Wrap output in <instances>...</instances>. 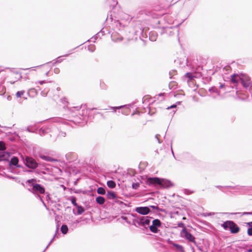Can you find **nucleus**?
I'll return each instance as SVG.
<instances>
[{
  "mask_svg": "<svg viewBox=\"0 0 252 252\" xmlns=\"http://www.w3.org/2000/svg\"><path fill=\"white\" fill-rule=\"evenodd\" d=\"M26 183L27 184V189L34 195L35 197L42 200L40 194L45 193V188L41 184L36 183L35 179L28 180Z\"/></svg>",
  "mask_w": 252,
  "mask_h": 252,
  "instance_id": "nucleus-1",
  "label": "nucleus"
},
{
  "mask_svg": "<svg viewBox=\"0 0 252 252\" xmlns=\"http://www.w3.org/2000/svg\"><path fill=\"white\" fill-rule=\"evenodd\" d=\"M224 230H229L231 234H237L240 230V227L232 220H226L221 224Z\"/></svg>",
  "mask_w": 252,
  "mask_h": 252,
  "instance_id": "nucleus-2",
  "label": "nucleus"
},
{
  "mask_svg": "<svg viewBox=\"0 0 252 252\" xmlns=\"http://www.w3.org/2000/svg\"><path fill=\"white\" fill-rule=\"evenodd\" d=\"M22 158L24 164L28 168L34 169L37 167L38 163L33 158L26 157L25 158L22 157Z\"/></svg>",
  "mask_w": 252,
  "mask_h": 252,
  "instance_id": "nucleus-3",
  "label": "nucleus"
},
{
  "mask_svg": "<svg viewBox=\"0 0 252 252\" xmlns=\"http://www.w3.org/2000/svg\"><path fill=\"white\" fill-rule=\"evenodd\" d=\"M180 235L181 237L185 238L189 242H193L194 244H196L195 237L192 234L188 231L186 227H184L182 229L180 232Z\"/></svg>",
  "mask_w": 252,
  "mask_h": 252,
  "instance_id": "nucleus-4",
  "label": "nucleus"
},
{
  "mask_svg": "<svg viewBox=\"0 0 252 252\" xmlns=\"http://www.w3.org/2000/svg\"><path fill=\"white\" fill-rule=\"evenodd\" d=\"M137 223L139 225H140L145 229L147 228L145 226L146 225H149L151 219H152V217H148V216H137Z\"/></svg>",
  "mask_w": 252,
  "mask_h": 252,
  "instance_id": "nucleus-5",
  "label": "nucleus"
},
{
  "mask_svg": "<svg viewBox=\"0 0 252 252\" xmlns=\"http://www.w3.org/2000/svg\"><path fill=\"white\" fill-rule=\"evenodd\" d=\"M20 168L21 165L19 164V159L17 157L13 156L9 161V170L12 173H15L14 171L13 167Z\"/></svg>",
  "mask_w": 252,
  "mask_h": 252,
  "instance_id": "nucleus-6",
  "label": "nucleus"
},
{
  "mask_svg": "<svg viewBox=\"0 0 252 252\" xmlns=\"http://www.w3.org/2000/svg\"><path fill=\"white\" fill-rule=\"evenodd\" d=\"M161 178L155 177H148L146 180V184L150 186H156L161 184Z\"/></svg>",
  "mask_w": 252,
  "mask_h": 252,
  "instance_id": "nucleus-7",
  "label": "nucleus"
},
{
  "mask_svg": "<svg viewBox=\"0 0 252 252\" xmlns=\"http://www.w3.org/2000/svg\"><path fill=\"white\" fill-rule=\"evenodd\" d=\"M167 243L175 249L176 252H185L183 246L173 242L170 239L167 240Z\"/></svg>",
  "mask_w": 252,
  "mask_h": 252,
  "instance_id": "nucleus-8",
  "label": "nucleus"
},
{
  "mask_svg": "<svg viewBox=\"0 0 252 252\" xmlns=\"http://www.w3.org/2000/svg\"><path fill=\"white\" fill-rule=\"evenodd\" d=\"M239 83L246 89L252 86L251 79L247 77H239Z\"/></svg>",
  "mask_w": 252,
  "mask_h": 252,
  "instance_id": "nucleus-9",
  "label": "nucleus"
},
{
  "mask_svg": "<svg viewBox=\"0 0 252 252\" xmlns=\"http://www.w3.org/2000/svg\"><path fill=\"white\" fill-rule=\"evenodd\" d=\"M135 211L138 214L142 215H146L148 214L151 210L150 207H137L135 209Z\"/></svg>",
  "mask_w": 252,
  "mask_h": 252,
  "instance_id": "nucleus-10",
  "label": "nucleus"
},
{
  "mask_svg": "<svg viewBox=\"0 0 252 252\" xmlns=\"http://www.w3.org/2000/svg\"><path fill=\"white\" fill-rule=\"evenodd\" d=\"M161 184L159 185L161 188H168L173 186V183L169 180L161 179Z\"/></svg>",
  "mask_w": 252,
  "mask_h": 252,
  "instance_id": "nucleus-11",
  "label": "nucleus"
},
{
  "mask_svg": "<svg viewBox=\"0 0 252 252\" xmlns=\"http://www.w3.org/2000/svg\"><path fill=\"white\" fill-rule=\"evenodd\" d=\"M11 153L8 151H0V161L8 160Z\"/></svg>",
  "mask_w": 252,
  "mask_h": 252,
  "instance_id": "nucleus-12",
  "label": "nucleus"
},
{
  "mask_svg": "<svg viewBox=\"0 0 252 252\" xmlns=\"http://www.w3.org/2000/svg\"><path fill=\"white\" fill-rule=\"evenodd\" d=\"M51 131V127L49 126H42L39 128L38 134L40 136H43L45 134L50 133Z\"/></svg>",
  "mask_w": 252,
  "mask_h": 252,
  "instance_id": "nucleus-13",
  "label": "nucleus"
},
{
  "mask_svg": "<svg viewBox=\"0 0 252 252\" xmlns=\"http://www.w3.org/2000/svg\"><path fill=\"white\" fill-rule=\"evenodd\" d=\"M75 207L77 209L76 212L75 211L74 209L73 210V213L75 215H80L82 214L85 211L84 207L81 205H78Z\"/></svg>",
  "mask_w": 252,
  "mask_h": 252,
  "instance_id": "nucleus-14",
  "label": "nucleus"
},
{
  "mask_svg": "<svg viewBox=\"0 0 252 252\" xmlns=\"http://www.w3.org/2000/svg\"><path fill=\"white\" fill-rule=\"evenodd\" d=\"M239 76L237 74H233L230 76V81L234 85L239 84Z\"/></svg>",
  "mask_w": 252,
  "mask_h": 252,
  "instance_id": "nucleus-15",
  "label": "nucleus"
},
{
  "mask_svg": "<svg viewBox=\"0 0 252 252\" xmlns=\"http://www.w3.org/2000/svg\"><path fill=\"white\" fill-rule=\"evenodd\" d=\"M106 196L109 199H114L117 198V196L116 193L113 191H108L106 194Z\"/></svg>",
  "mask_w": 252,
  "mask_h": 252,
  "instance_id": "nucleus-16",
  "label": "nucleus"
},
{
  "mask_svg": "<svg viewBox=\"0 0 252 252\" xmlns=\"http://www.w3.org/2000/svg\"><path fill=\"white\" fill-rule=\"evenodd\" d=\"M105 198L101 196H98L95 198L96 202L99 205H103L105 202Z\"/></svg>",
  "mask_w": 252,
  "mask_h": 252,
  "instance_id": "nucleus-17",
  "label": "nucleus"
},
{
  "mask_svg": "<svg viewBox=\"0 0 252 252\" xmlns=\"http://www.w3.org/2000/svg\"><path fill=\"white\" fill-rule=\"evenodd\" d=\"M248 226L247 234L249 236H252V221L247 223Z\"/></svg>",
  "mask_w": 252,
  "mask_h": 252,
  "instance_id": "nucleus-18",
  "label": "nucleus"
},
{
  "mask_svg": "<svg viewBox=\"0 0 252 252\" xmlns=\"http://www.w3.org/2000/svg\"><path fill=\"white\" fill-rule=\"evenodd\" d=\"M243 188H242L240 190H238V189H235V191H230L229 192L231 193V194H235V192H238V193H239L240 194H244V193H246V192H248L249 190H250V189L248 188H247L244 191H242V189Z\"/></svg>",
  "mask_w": 252,
  "mask_h": 252,
  "instance_id": "nucleus-19",
  "label": "nucleus"
},
{
  "mask_svg": "<svg viewBox=\"0 0 252 252\" xmlns=\"http://www.w3.org/2000/svg\"><path fill=\"white\" fill-rule=\"evenodd\" d=\"M61 231L63 234H66L68 231V228L66 224H63L61 227Z\"/></svg>",
  "mask_w": 252,
  "mask_h": 252,
  "instance_id": "nucleus-20",
  "label": "nucleus"
},
{
  "mask_svg": "<svg viewBox=\"0 0 252 252\" xmlns=\"http://www.w3.org/2000/svg\"><path fill=\"white\" fill-rule=\"evenodd\" d=\"M225 189H238L240 190L242 188H246L245 186H224Z\"/></svg>",
  "mask_w": 252,
  "mask_h": 252,
  "instance_id": "nucleus-21",
  "label": "nucleus"
},
{
  "mask_svg": "<svg viewBox=\"0 0 252 252\" xmlns=\"http://www.w3.org/2000/svg\"><path fill=\"white\" fill-rule=\"evenodd\" d=\"M157 38V34L156 32H152L150 33L149 39L152 41H156Z\"/></svg>",
  "mask_w": 252,
  "mask_h": 252,
  "instance_id": "nucleus-22",
  "label": "nucleus"
},
{
  "mask_svg": "<svg viewBox=\"0 0 252 252\" xmlns=\"http://www.w3.org/2000/svg\"><path fill=\"white\" fill-rule=\"evenodd\" d=\"M152 224L155 226L159 227L161 225V222L159 219H154L152 221Z\"/></svg>",
  "mask_w": 252,
  "mask_h": 252,
  "instance_id": "nucleus-23",
  "label": "nucleus"
},
{
  "mask_svg": "<svg viewBox=\"0 0 252 252\" xmlns=\"http://www.w3.org/2000/svg\"><path fill=\"white\" fill-rule=\"evenodd\" d=\"M107 185L109 188L113 189L116 187V183L113 180H109L107 182Z\"/></svg>",
  "mask_w": 252,
  "mask_h": 252,
  "instance_id": "nucleus-24",
  "label": "nucleus"
},
{
  "mask_svg": "<svg viewBox=\"0 0 252 252\" xmlns=\"http://www.w3.org/2000/svg\"><path fill=\"white\" fill-rule=\"evenodd\" d=\"M149 229L152 232L154 233H158L159 231L158 227L153 225V224L149 226Z\"/></svg>",
  "mask_w": 252,
  "mask_h": 252,
  "instance_id": "nucleus-25",
  "label": "nucleus"
},
{
  "mask_svg": "<svg viewBox=\"0 0 252 252\" xmlns=\"http://www.w3.org/2000/svg\"><path fill=\"white\" fill-rule=\"evenodd\" d=\"M97 192L100 195H104L106 193L105 189L103 187H99L97 189Z\"/></svg>",
  "mask_w": 252,
  "mask_h": 252,
  "instance_id": "nucleus-26",
  "label": "nucleus"
},
{
  "mask_svg": "<svg viewBox=\"0 0 252 252\" xmlns=\"http://www.w3.org/2000/svg\"><path fill=\"white\" fill-rule=\"evenodd\" d=\"M209 91L210 93H216L218 95L220 94V91H219L218 89L217 88H216L215 87H212L210 88H209Z\"/></svg>",
  "mask_w": 252,
  "mask_h": 252,
  "instance_id": "nucleus-27",
  "label": "nucleus"
},
{
  "mask_svg": "<svg viewBox=\"0 0 252 252\" xmlns=\"http://www.w3.org/2000/svg\"><path fill=\"white\" fill-rule=\"evenodd\" d=\"M6 146L4 142L0 141V151H6Z\"/></svg>",
  "mask_w": 252,
  "mask_h": 252,
  "instance_id": "nucleus-28",
  "label": "nucleus"
},
{
  "mask_svg": "<svg viewBox=\"0 0 252 252\" xmlns=\"http://www.w3.org/2000/svg\"><path fill=\"white\" fill-rule=\"evenodd\" d=\"M104 32L102 31V29H101L99 32H98L97 34H96L95 35L93 36L91 39V41H93L94 42H95V40L98 38V36L100 33H103Z\"/></svg>",
  "mask_w": 252,
  "mask_h": 252,
  "instance_id": "nucleus-29",
  "label": "nucleus"
},
{
  "mask_svg": "<svg viewBox=\"0 0 252 252\" xmlns=\"http://www.w3.org/2000/svg\"><path fill=\"white\" fill-rule=\"evenodd\" d=\"M194 245L196 246L199 251L202 252H206V251H205L204 250L203 246H202L200 243L198 244L196 242V244Z\"/></svg>",
  "mask_w": 252,
  "mask_h": 252,
  "instance_id": "nucleus-30",
  "label": "nucleus"
},
{
  "mask_svg": "<svg viewBox=\"0 0 252 252\" xmlns=\"http://www.w3.org/2000/svg\"><path fill=\"white\" fill-rule=\"evenodd\" d=\"M37 128H35L32 126H29L27 128V130L30 132H35V131L37 130Z\"/></svg>",
  "mask_w": 252,
  "mask_h": 252,
  "instance_id": "nucleus-31",
  "label": "nucleus"
},
{
  "mask_svg": "<svg viewBox=\"0 0 252 252\" xmlns=\"http://www.w3.org/2000/svg\"><path fill=\"white\" fill-rule=\"evenodd\" d=\"M173 28L176 29L177 27H163V32H170V33H171L172 32L171 31H169L171 29Z\"/></svg>",
  "mask_w": 252,
  "mask_h": 252,
  "instance_id": "nucleus-32",
  "label": "nucleus"
},
{
  "mask_svg": "<svg viewBox=\"0 0 252 252\" xmlns=\"http://www.w3.org/2000/svg\"><path fill=\"white\" fill-rule=\"evenodd\" d=\"M185 76L187 77V78H188L189 80H192L194 78V77H195L192 73L191 72H187L186 74H185Z\"/></svg>",
  "mask_w": 252,
  "mask_h": 252,
  "instance_id": "nucleus-33",
  "label": "nucleus"
},
{
  "mask_svg": "<svg viewBox=\"0 0 252 252\" xmlns=\"http://www.w3.org/2000/svg\"><path fill=\"white\" fill-rule=\"evenodd\" d=\"M148 207H150V209L152 208L153 210H156L158 211H162V210L158 206H155V205H150Z\"/></svg>",
  "mask_w": 252,
  "mask_h": 252,
  "instance_id": "nucleus-34",
  "label": "nucleus"
},
{
  "mask_svg": "<svg viewBox=\"0 0 252 252\" xmlns=\"http://www.w3.org/2000/svg\"><path fill=\"white\" fill-rule=\"evenodd\" d=\"M241 214L242 216L243 215H252V212H245L243 213H233V214Z\"/></svg>",
  "mask_w": 252,
  "mask_h": 252,
  "instance_id": "nucleus-35",
  "label": "nucleus"
},
{
  "mask_svg": "<svg viewBox=\"0 0 252 252\" xmlns=\"http://www.w3.org/2000/svg\"><path fill=\"white\" fill-rule=\"evenodd\" d=\"M71 203L75 206H77L78 205H79L77 202H76V198L74 197H72L71 199Z\"/></svg>",
  "mask_w": 252,
  "mask_h": 252,
  "instance_id": "nucleus-36",
  "label": "nucleus"
},
{
  "mask_svg": "<svg viewBox=\"0 0 252 252\" xmlns=\"http://www.w3.org/2000/svg\"><path fill=\"white\" fill-rule=\"evenodd\" d=\"M132 216L135 217L136 219H133L132 224L133 225H134L136 227H137V225H136L137 221V215H132Z\"/></svg>",
  "mask_w": 252,
  "mask_h": 252,
  "instance_id": "nucleus-37",
  "label": "nucleus"
},
{
  "mask_svg": "<svg viewBox=\"0 0 252 252\" xmlns=\"http://www.w3.org/2000/svg\"><path fill=\"white\" fill-rule=\"evenodd\" d=\"M139 187V183H133L132 184V188L134 189H136Z\"/></svg>",
  "mask_w": 252,
  "mask_h": 252,
  "instance_id": "nucleus-38",
  "label": "nucleus"
},
{
  "mask_svg": "<svg viewBox=\"0 0 252 252\" xmlns=\"http://www.w3.org/2000/svg\"><path fill=\"white\" fill-rule=\"evenodd\" d=\"M41 158L44 159V160H45L46 161H53L54 159H53L52 158L49 157H47V156H43V157H41Z\"/></svg>",
  "mask_w": 252,
  "mask_h": 252,
  "instance_id": "nucleus-39",
  "label": "nucleus"
},
{
  "mask_svg": "<svg viewBox=\"0 0 252 252\" xmlns=\"http://www.w3.org/2000/svg\"><path fill=\"white\" fill-rule=\"evenodd\" d=\"M125 106V105L120 106H118V107H111V108L112 109H113L114 112H116L117 109H120L121 108L124 107Z\"/></svg>",
  "mask_w": 252,
  "mask_h": 252,
  "instance_id": "nucleus-40",
  "label": "nucleus"
},
{
  "mask_svg": "<svg viewBox=\"0 0 252 252\" xmlns=\"http://www.w3.org/2000/svg\"><path fill=\"white\" fill-rule=\"evenodd\" d=\"M24 91H18L16 94V95L17 97H21L24 94Z\"/></svg>",
  "mask_w": 252,
  "mask_h": 252,
  "instance_id": "nucleus-41",
  "label": "nucleus"
},
{
  "mask_svg": "<svg viewBox=\"0 0 252 252\" xmlns=\"http://www.w3.org/2000/svg\"><path fill=\"white\" fill-rule=\"evenodd\" d=\"M56 235V233L54 235L53 238L51 240V241L48 243V245L46 246V247L45 248V249L43 250V251L42 252H44L46 251V250L48 248L49 246L51 244V243L53 242Z\"/></svg>",
  "mask_w": 252,
  "mask_h": 252,
  "instance_id": "nucleus-42",
  "label": "nucleus"
},
{
  "mask_svg": "<svg viewBox=\"0 0 252 252\" xmlns=\"http://www.w3.org/2000/svg\"><path fill=\"white\" fill-rule=\"evenodd\" d=\"M5 177L8 179H17V178L16 177H14V176H12L11 175H8V174H5Z\"/></svg>",
  "mask_w": 252,
  "mask_h": 252,
  "instance_id": "nucleus-43",
  "label": "nucleus"
},
{
  "mask_svg": "<svg viewBox=\"0 0 252 252\" xmlns=\"http://www.w3.org/2000/svg\"><path fill=\"white\" fill-rule=\"evenodd\" d=\"M121 218L123 220L126 221L128 224L131 223V222L128 220L127 217H126V216H122Z\"/></svg>",
  "mask_w": 252,
  "mask_h": 252,
  "instance_id": "nucleus-44",
  "label": "nucleus"
},
{
  "mask_svg": "<svg viewBox=\"0 0 252 252\" xmlns=\"http://www.w3.org/2000/svg\"><path fill=\"white\" fill-rule=\"evenodd\" d=\"M62 57H63V56H60V57H58L56 59V60L55 61V63H61L63 61V59H61V58Z\"/></svg>",
  "mask_w": 252,
  "mask_h": 252,
  "instance_id": "nucleus-45",
  "label": "nucleus"
},
{
  "mask_svg": "<svg viewBox=\"0 0 252 252\" xmlns=\"http://www.w3.org/2000/svg\"><path fill=\"white\" fill-rule=\"evenodd\" d=\"M88 50L91 52H93L95 50V47L94 45L89 46L88 47Z\"/></svg>",
  "mask_w": 252,
  "mask_h": 252,
  "instance_id": "nucleus-46",
  "label": "nucleus"
},
{
  "mask_svg": "<svg viewBox=\"0 0 252 252\" xmlns=\"http://www.w3.org/2000/svg\"><path fill=\"white\" fill-rule=\"evenodd\" d=\"M178 226L179 227H183V228H184V227H186L185 226V224L183 222H179L178 224Z\"/></svg>",
  "mask_w": 252,
  "mask_h": 252,
  "instance_id": "nucleus-47",
  "label": "nucleus"
},
{
  "mask_svg": "<svg viewBox=\"0 0 252 252\" xmlns=\"http://www.w3.org/2000/svg\"><path fill=\"white\" fill-rule=\"evenodd\" d=\"M60 70L59 68L56 67L54 69V72L55 73L59 74L60 73Z\"/></svg>",
  "mask_w": 252,
  "mask_h": 252,
  "instance_id": "nucleus-48",
  "label": "nucleus"
},
{
  "mask_svg": "<svg viewBox=\"0 0 252 252\" xmlns=\"http://www.w3.org/2000/svg\"><path fill=\"white\" fill-rule=\"evenodd\" d=\"M44 194L46 195V198L47 200H49L50 199V194L48 192L45 191V193Z\"/></svg>",
  "mask_w": 252,
  "mask_h": 252,
  "instance_id": "nucleus-49",
  "label": "nucleus"
},
{
  "mask_svg": "<svg viewBox=\"0 0 252 252\" xmlns=\"http://www.w3.org/2000/svg\"><path fill=\"white\" fill-rule=\"evenodd\" d=\"M216 188L219 189L220 190H221L222 192H225V191L222 190V189H225V188L224 187V186H216Z\"/></svg>",
  "mask_w": 252,
  "mask_h": 252,
  "instance_id": "nucleus-50",
  "label": "nucleus"
},
{
  "mask_svg": "<svg viewBox=\"0 0 252 252\" xmlns=\"http://www.w3.org/2000/svg\"><path fill=\"white\" fill-rule=\"evenodd\" d=\"M177 107V104H174L172 105H171L169 107H168L167 108V109H172V108H175Z\"/></svg>",
  "mask_w": 252,
  "mask_h": 252,
  "instance_id": "nucleus-51",
  "label": "nucleus"
},
{
  "mask_svg": "<svg viewBox=\"0 0 252 252\" xmlns=\"http://www.w3.org/2000/svg\"><path fill=\"white\" fill-rule=\"evenodd\" d=\"M129 173L131 175H134L135 174V171L134 170L131 169L128 170Z\"/></svg>",
  "mask_w": 252,
  "mask_h": 252,
  "instance_id": "nucleus-52",
  "label": "nucleus"
},
{
  "mask_svg": "<svg viewBox=\"0 0 252 252\" xmlns=\"http://www.w3.org/2000/svg\"><path fill=\"white\" fill-rule=\"evenodd\" d=\"M159 136V134H156L155 136L156 138L157 139L158 143H161L162 142L161 141H160L158 138V136Z\"/></svg>",
  "mask_w": 252,
  "mask_h": 252,
  "instance_id": "nucleus-53",
  "label": "nucleus"
},
{
  "mask_svg": "<svg viewBox=\"0 0 252 252\" xmlns=\"http://www.w3.org/2000/svg\"><path fill=\"white\" fill-rule=\"evenodd\" d=\"M74 49H72L70 51V52H72ZM70 54H71V52H70L68 54L64 55L62 56H63V57H67Z\"/></svg>",
  "mask_w": 252,
  "mask_h": 252,
  "instance_id": "nucleus-54",
  "label": "nucleus"
},
{
  "mask_svg": "<svg viewBox=\"0 0 252 252\" xmlns=\"http://www.w3.org/2000/svg\"><path fill=\"white\" fill-rule=\"evenodd\" d=\"M60 135L61 136L65 137V135H66V133H65V132H61L60 133Z\"/></svg>",
  "mask_w": 252,
  "mask_h": 252,
  "instance_id": "nucleus-55",
  "label": "nucleus"
},
{
  "mask_svg": "<svg viewBox=\"0 0 252 252\" xmlns=\"http://www.w3.org/2000/svg\"><path fill=\"white\" fill-rule=\"evenodd\" d=\"M76 109L77 111L79 110V109H80V107H78V106H76V107H73L72 108H71L70 109L72 110V109Z\"/></svg>",
  "mask_w": 252,
  "mask_h": 252,
  "instance_id": "nucleus-56",
  "label": "nucleus"
},
{
  "mask_svg": "<svg viewBox=\"0 0 252 252\" xmlns=\"http://www.w3.org/2000/svg\"><path fill=\"white\" fill-rule=\"evenodd\" d=\"M183 155H184V156H188V157H191V156L190 155V154H189V153H184V154H183Z\"/></svg>",
  "mask_w": 252,
  "mask_h": 252,
  "instance_id": "nucleus-57",
  "label": "nucleus"
},
{
  "mask_svg": "<svg viewBox=\"0 0 252 252\" xmlns=\"http://www.w3.org/2000/svg\"><path fill=\"white\" fill-rule=\"evenodd\" d=\"M70 155H71V153H68L65 155V158L67 160H69L68 157Z\"/></svg>",
  "mask_w": 252,
  "mask_h": 252,
  "instance_id": "nucleus-58",
  "label": "nucleus"
},
{
  "mask_svg": "<svg viewBox=\"0 0 252 252\" xmlns=\"http://www.w3.org/2000/svg\"><path fill=\"white\" fill-rule=\"evenodd\" d=\"M41 202L42 203L43 205L45 206V207H46V205L45 204V203L44 202V201H43V198H42V200H40Z\"/></svg>",
  "mask_w": 252,
  "mask_h": 252,
  "instance_id": "nucleus-59",
  "label": "nucleus"
},
{
  "mask_svg": "<svg viewBox=\"0 0 252 252\" xmlns=\"http://www.w3.org/2000/svg\"><path fill=\"white\" fill-rule=\"evenodd\" d=\"M45 82H45V80L40 81L39 82V84H40V85H42V84H43L44 83H45Z\"/></svg>",
  "mask_w": 252,
  "mask_h": 252,
  "instance_id": "nucleus-60",
  "label": "nucleus"
},
{
  "mask_svg": "<svg viewBox=\"0 0 252 252\" xmlns=\"http://www.w3.org/2000/svg\"><path fill=\"white\" fill-rule=\"evenodd\" d=\"M246 252H252V249H249L246 250Z\"/></svg>",
  "mask_w": 252,
  "mask_h": 252,
  "instance_id": "nucleus-61",
  "label": "nucleus"
},
{
  "mask_svg": "<svg viewBox=\"0 0 252 252\" xmlns=\"http://www.w3.org/2000/svg\"><path fill=\"white\" fill-rule=\"evenodd\" d=\"M80 222V221L79 220H77L73 222V223H78Z\"/></svg>",
  "mask_w": 252,
  "mask_h": 252,
  "instance_id": "nucleus-62",
  "label": "nucleus"
},
{
  "mask_svg": "<svg viewBox=\"0 0 252 252\" xmlns=\"http://www.w3.org/2000/svg\"><path fill=\"white\" fill-rule=\"evenodd\" d=\"M224 86V84H220V88H222Z\"/></svg>",
  "mask_w": 252,
  "mask_h": 252,
  "instance_id": "nucleus-63",
  "label": "nucleus"
},
{
  "mask_svg": "<svg viewBox=\"0 0 252 252\" xmlns=\"http://www.w3.org/2000/svg\"><path fill=\"white\" fill-rule=\"evenodd\" d=\"M182 102L181 101H177L175 104H177V106L178 105H180L181 104Z\"/></svg>",
  "mask_w": 252,
  "mask_h": 252,
  "instance_id": "nucleus-64",
  "label": "nucleus"
}]
</instances>
